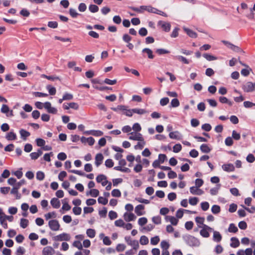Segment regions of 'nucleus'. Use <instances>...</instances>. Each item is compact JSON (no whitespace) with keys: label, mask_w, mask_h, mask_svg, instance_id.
Segmentation results:
<instances>
[{"label":"nucleus","mask_w":255,"mask_h":255,"mask_svg":"<svg viewBox=\"0 0 255 255\" xmlns=\"http://www.w3.org/2000/svg\"><path fill=\"white\" fill-rule=\"evenodd\" d=\"M134 130L133 132H139V131L141 130V128L139 124L136 123L133 125L131 129Z\"/></svg>","instance_id":"c03bdc74"},{"label":"nucleus","mask_w":255,"mask_h":255,"mask_svg":"<svg viewBox=\"0 0 255 255\" xmlns=\"http://www.w3.org/2000/svg\"><path fill=\"white\" fill-rule=\"evenodd\" d=\"M10 193L15 195L16 199H20L21 197V194L18 193V187H13L10 191Z\"/></svg>","instance_id":"c85d7f7f"},{"label":"nucleus","mask_w":255,"mask_h":255,"mask_svg":"<svg viewBox=\"0 0 255 255\" xmlns=\"http://www.w3.org/2000/svg\"><path fill=\"white\" fill-rule=\"evenodd\" d=\"M201 207L203 211H207L209 208V204L207 202H202L201 203Z\"/></svg>","instance_id":"774afa93"},{"label":"nucleus","mask_w":255,"mask_h":255,"mask_svg":"<svg viewBox=\"0 0 255 255\" xmlns=\"http://www.w3.org/2000/svg\"><path fill=\"white\" fill-rule=\"evenodd\" d=\"M166 221L170 222L173 226H176L178 223V220L173 216H167L165 218Z\"/></svg>","instance_id":"4be33fe9"},{"label":"nucleus","mask_w":255,"mask_h":255,"mask_svg":"<svg viewBox=\"0 0 255 255\" xmlns=\"http://www.w3.org/2000/svg\"><path fill=\"white\" fill-rule=\"evenodd\" d=\"M69 13L73 18L76 17L79 15V13L77 12L76 10L73 8H70L69 9Z\"/></svg>","instance_id":"6e6d98bb"},{"label":"nucleus","mask_w":255,"mask_h":255,"mask_svg":"<svg viewBox=\"0 0 255 255\" xmlns=\"http://www.w3.org/2000/svg\"><path fill=\"white\" fill-rule=\"evenodd\" d=\"M146 5H142L139 7H132V9L136 12L139 13H142L144 10H146Z\"/></svg>","instance_id":"8fccbe9b"},{"label":"nucleus","mask_w":255,"mask_h":255,"mask_svg":"<svg viewBox=\"0 0 255 255\" xmlns=\"http://www.w3.org/2000/svg\"><path fill=\"white\" fill-rule=\"evenodd\" d=\"M180 105L179 100L177 98L172 99L171 101V106L173 108L178 107Z\"/></svg>","instance_id":"603ef678"},{"label":"nucleus","mask_w":255,"mask_h":255,"mask_svg":"<svg viewBox=\"0 0 255 255\" xmlns=\"http://www.w3.org/2000/svg\"><path fill=\"white\" fill-rule=\"evenodd\" d=\"M199 187L192 186L190 188V192L193 195H201L204 193V191L199 188Z\"/></svg>","instance_id":"4468645a"},{"label":"nucleus","mask_w":255,"mask_h":255,"mask_svg":"<svg viewBox=\"0 0 255 255\" xmlns=\"http://www.w3.org/2000/svg\"><path fill=\"white\" fill-rule=\"evenodd\" d=\"M125 240L128 245L132 246L134 250H136L139 248V244L138 241L136 240H131L130 237H126L125 238Z\"/></svg>","instance_id":"0eeeda50"},{"label":"nucleus","mask_w":255,"mask_h":255,"mask_svg":"<svg viewBox=\"0 0 255 255\" xmlns=\"http://www.w3.org/2000/svg\"><path fill=\"white\" fill-rule=\"evenodd\" d=\"M142 52L143 53H146L147 54L148 57L149 59H153L154 55L152 54V51L149 48H144L142 49Z\"/></svg>","instance_id":"473e14b6"},{"label":"nucleus","mask_w":255,"mask_h":255,"mask_svg":"<svg viewBox=\"0 0 255 255\" xmlns=\"http://www.w3.org/2000/svg\"><path fill=\"white\" fill-rule=\"evenodd\" d=\"M185 243L192 247H198L200 245V242L199 239L191 235H186L183 237Z\"/></svg>","instance_id":"f257e3e1"},{"label":"nucleus","mask_w":255,"mask_h":255,"mask_svg":"<svg viewBox=\"0 0 255 255\" xmlns=\"http://www.w3.org/2000/svg\"><path fill=\"white\" fill-rule=\"evenodd\" d=\"M63 206L61 209L60 211L62 213V210L68 211L71 209V206L68 204V202L66 201V199H64L62 201ZM63 213V212H62Z\"/></svg>","instance_id":"393cba45"},{"label":"nucleus","mask_w":255,"mask_h":255,"mask_svg":"<svg viewBox=\"0 0 255 255\" xmlns=\"http://www.w3.org/2000/svg\"><path fill=\"white\" fill-rule=\"evenodd\" d=\"M87 235L90 238H93L96 235V232L94 229H89L86 231Z\"/></svg>","instance_id":"58836bf2"},{"label":"nucleus","mask_w":255,"mask_h":255,"mask_svg":"<svg viewBox=\"0 0 255 255\" xmlns=\"http://www.w3.org/2000/svg\"><path fill=\"white\" fill-rule=\"evenodd\" d=\"M129 136L128 137V139L132 140H142V138H143L142 135L139 133L137 132H130L129 133Z\"/></svg>","instance_id":"423d86ee"},{"label":"nucleus","mask_w":255,"mask_h":255,"mask_svg":"<svg viewBox=\"0 0 255 255\" xmlns=\"http://www.w3.org/2000/svg\"><path fill=\"white\" fill-rule=\"evenodd\" d=\"M198 202V199L197 197H191L189 200V203L190 205H196Z\"/></svg>","instance_id":"680f3d73"},{"label":"nucleus","mask_w":255,"mask_h":255,"mask_svg":"<svg viewBox=\"0 0 255 255\" xmlns=\"http://www.w3.org/2000/svg\"><path fill=\"white\" fill-rule=\"evenodd\" d=\"M200 150L204 153H209L211 149L207 144H202L200 146Z\"/></svg>","instance_id":"72a5a7b5"},{"label":"nucleus","mask_w":255,"mask_h":255,"mask_svg":"<svg viewBox=\"0 0 255 255\" xmlns=\"http://www.w3.org/2000/svg\"><path fill=\"white\" fill-rule=\"evenodd\" d=\"M0 111L1 113L6 114L8 117H11L13 116L12 110H10L6 105H2Z\"/></svg>","instance_id":"6e6552de"},{"label":"nucleus","mask_w":255,"mask_h":255,"mask_svg":"<svg viewBox=\"0 0 255 255\" xmlns=\"http://www.w3.org/2000/svg\"><path fill=\"white\" fill-rule=\"evenodd\" d=\"M48 226L50 229L53 231H57L60 228V225L56 220H50L48 222Z\"/></svg>","instance_id":"20e7f679"},{"label":"nucleus","mask_w":255,"mask_h":255,"mask_svg":"<svg viewBox=\"0 0 255 255\" xmlns=\"http://www.w3.org/2000/svg\"><path fill=\"white\" fill-rule=\"evenodd\" d=\"M50 203L52 206L55 209H58L60 206V202L56 198H53L50 201Z\"/></svg>","instance_id":"412c9836"},{"label":"nucleus","mask_w":255,"mask_h":255,"mask_svg":"<svg viewBox=\"0 0 255 255\" xmlns=\"http://www.w3.org/2000/svg\"><path fill=\"white\" fill-rule=\"evenodd\" d=\"M132 111L134 113L140 115L145 114L147 113V112L145 110L142 109L135 108L132 109Z\"/></svg>","instance_id":"4c0bfd02"},{"label":"nucleus","mask_w":255,"mask_h":255,"mask_svg":"<svg viewBox=\"0 0 255 255\" xmlns=\"http://www.w3.org/2000/svg\"><path fill=\"white\" fill-rule=\"evenodd\" d=\"M169 244L167 241L163 240L161 242L160 247L163 250H168L169 248Z\"/></svg>","instance_id":"37998d69"},{"label":"nucleus","mask_w":255,"mask_h":255,"mask_svg":"<svg viewBox=\"0 0 255 255\" xmlns=\"http://www.w3.org/2000/svg\"><path fill=\"white\" fill-rule=\"evenodd\" d=\"M202 228V229L200 231V234L204 238H208L210 236L208 231H213V230L212 228L206 225H204V227Z\"/></svg>","instance_id":"39448f33"},{"label":"nucleus","mask_w":255,"mask_h":255,"mask_svg":"<svg viewBox=\"0 0 255 255\" xmlns=\"http://www.w3.org/2000/svg\"><path fill=\"white\" fill-rule=\"evenodd\" d=\"M136 217L132 213L126 212L124 214V219L126 222H130L134 221Z\"/></svg>","instance_id":"9b49d317"},{"label":"nucleus","mask_w":255,"mask_h":255,"mask_svg":"<svg viewBox=\"0 0 255 255\" xmlns=\"http://www.w3.org/2000/svg\"><path fill=\"white\" fill-rule=\"evenodd\" d=\"M231 241L232 242V243L230 244V246L231 247L236 248L239 246L240 242L237 238L233 237L231 239Z\"/></svg>","instance_id":"a878e982"},{"label":"nucleus","mask_w":255,"mask_h":255,"mask_svg":"<svg viewBox=\"0 0 255 255\" xmlns=\"http://www.w3.org/2000/svg\"><path fill=\"white\" fill-rule=\"evenodd\" d=\"M242 89L247 93L253 92L255 91V83L247 82L242 85Z\"/></svg>","instance_id":"f03ea898"},{"label":"nucleus","mask_w":255,"mask_h":255,"mask_svg":"<svg viewBox=\"0 0 255 255\" xmlns=\"http://www.w3.org/2000/svg\"><path fill=\"white\" fill-rule=\"evenodd\" d=\"M147 222V219L145 217L140 218L138 220V224L140 226L145 225Z\"/></svg>","instance_id":"864d4df0"},{"label":"nucleus","mask_w":255,"mask_h":255,"mask_svg":"<svg viewBox=\"0 0 255 255\" xmlns=\"http://www.w3.org/2000/svg\"><path fill=\"white\" fill-rule=\"evenodd\" d=\"M98 201L100 204L103 205H106L108 203V199L103 197H99L98 199Z\"/></svg>","instance_id":"e2e57ef3"},{"label":"nucleus","mask_w":255,"mask_h":255,"mask_svg":"<svg viewBox=\"0 0 255 255\" xmlns=\"http://www.w3.org/2000/svg\"><path fill=\"white\" fill-rule=\"evenodd\" d=\"M157 24L165 31L168 32L170 30L171 25L169 22L160 20L158 22Z\"/></svg>","instance_id":"1a4fd4ad"},{"label":"nucleus","mask_w":255,"mask_h":255,"mask_svg":"<svg viewBox=\"0 0 255 255\" xmlns=\"http://www.w3.org/2000/svg\"><path fill=\"white\" fill-rule=\"evenodd\" d=\"M81 141L83 143H88L89 145H93L95 142V139L92 137H90L87 138V137L82 136L81 138Z\"/></svg>","instance_id":"f3484780"},{"label":"nucleus","mask_w":255,"mask_h":255,"mask_svg":"<svg viewBox=\"0 0 255 255\" xmlns=\"http://www.w3.org/2000/svg\"><path fill=\"white\" fill-rule=\"evenodd\" d=\"M46 89L48 90L50 95H54L56 94V90L55 87H52L51 85H47Z\"/></svg>","instance_id":"de8ad7c7"},{"label":"nucleus","mask_w":255,"mask_h":255,"mask_svg":"<svg viewBox=\"0 0 255 255\" xmlns=\"http://www.w3.org/2000/svg\"><path fill=\"white\" fill-rule=\"evenodd\" d=\"M144 209V206L143 205L139 204L135 207L134 212L137 216H142L145 214Z\"/></svg>","instance_id":"f8f14e48"},{"label":"nucleus","mask_w":255,"mask_h":255,"mask_svg":"<svg viewBox=\"0 0 255 255\" xmlns=\"http://www.w3.org/2000/svg\"><path fill=\"white\" fill-rule=\"evenodd\" d=\"M6 138L8 140H15L16 139V135L13 132H9L6 134Z\"/></svg>","instance_id":"f704fd0d"},{"label":"nucleus","mask_w":255,"mask_h":255,"mask_svg":"<svg viewBox=\"0 0 255 255\" xmlns=\"http://www.w3.org/2000/svg\"><path fill=\"white\" fill-rule=\"evenodd\" d=\"M160 241L159 237L158 236H156L152 237L150 239V244L152 245H156Z\"/></svg>","instance_id":"49530a36"},{"label":"nucleus","mask_w":255,"mask_h":255,"mask_svg":"<svg viewBox=\"0 0 255 255\" xmlns=\"http://www.w3.org/2000/svg\"><path fill=\"white\" fill-rule=\"evenodd\" d=\"M28 223L29 222L27 219L22 218L20 220V226L21 228L24 229L27 227L28 225Z\"/></svg>","instance_id":"a19ab883"},{"label":"nucleus","mask_w":255,"mask_h":255,"mask_svg":"<svg viewBox=\"0 0 255 255\" xmlns=\"http://www.w3.org/2000/svg\"><path fill=\"white\" fill-rule=\"evenodd\" d=\"M183 29L189 37L193 38H196L197 37V34L192 30L186 27H183Z\"/></svg>","instance_id":"a211bd4d"},{"label":"nucleus","mask_w":255,"mask_h":255,"mask_svg":"<svg viewBox=\"0 0 255 255\" xmlns=\"http://www.w3.org/2000/svg\"><path fill=\"white\" fill-rule=\"evenodd\" d=\"M19 133L20 134L21 138H22L24 140H25L26 138L30 134L28 131L24 129H21L19 130Z\"/></svg>","instance_id":"bb28decb"},{"label":"nucleus","mask_w":255,"mask_h":255,"mask_svg":"<svg viewBox=\"0 0 255 255\" xmlns=\"http://www.w3.org/2000/svg\"><path fill=\"white\" fill-rule=\"evenodd\" d=\"M78 10L80 12H84L87 9V5L84 3H80L78 5Z\"/></svg>","instance_id":"4d7b16f0"},{"label":"nucleus","mask_w":255,"mask_h":255,"mask_svg":"<svg viewBox=\"0 0 255 255\" xmlns=\"http://www.w3.org/2000/svg\"><path fill=\"white\" fill-rule=\"evenodd\" d=\"M44 173L42 171H38L36 173V178L38 180H43L44 178Z\"/></svg>","instance_id":"052dcab7"},{"label":"nucleus","mask_w":255,"mask_h":255,"mask_svg":"<svg viewBox=\"0 0 255 255\" xmlns=\"http://www.w3.org/2000/svg\"><path fill=\"white\" fill-rule=\"evenodd\" d=\"M238 229L235 224L232 223L229 225L228 231L230 233H236Z\"/></svg>","instance_id":"09e8293b"},{"label":"nucleus","mask_w":255,"mask_h":255,"mask_svg":"<svg viewBox=\"0 0 255 255\" xmlns=\"http://www.w3.org/2000/svg\"><path fill=\"white\" fill-rule=\"evenodd\" d=\"M87 133L92 134L96 136H100L103 134V132L101 130H91L86 132Z\"/></svg>","instance_id":"cd10ccee"},{"label":"nucleus","mask_w":255,"mask_h":255,"mask_svg":"<svg viewBox=\"0 0 255 255\" xmlns=\"http://www.w3.org/2000/svg\"><path fill=\"white\" fill-rule=\"evenodd\" d=\"M46 220H48L51 218H55L56 217V214L55 212H49L44 215Z\"/></svg>","instance_id":"ea45409f"},{"label":"nucleus","mask_w":255,"mask_h":255,"mask_svg":"<svg viewBox=\"0 0 255 255\" xmlns=\"http://www.w3.org/2000/svg\"><path fill=\"white\" fill-rule=\"evenodd\" d=\"M169 99L168 98H167V97L163 98L161 99L160 100V104L162 106H165L166 105H167V104L169 103Z\"/></svg>","instance_id":"bf43d9fd"},{"label":"nucleus","mask_w":255,"mask_h":255,"mask_svg":"<svg viewBox=\"0 0 255 255\" xmlns=\"http://www.w3.org/2000/svg\"><path fill=\"white\" fill-rule=\"evenodd\" d=\"M220 211V207L218 205H214L211 208V211L214 214H217L219 213Z\"/></svg>","instance_id":"79ce46f5"},{"label":"nucleus","mask_w":255,"mask_h":255,"mask_svg":"<svg viewBox=\"0 0 255 255\" xmlns=\"http://www.w3.org/2000/svg\"><path fill=\"white\" fill-rule=\"evenodd\" d=\"M96 180L97 182L101 183L103 186H105L108 183L106 176L103 174L99 175L96 178Z\"/></svg>","instance_id":"9d476101"},{"label":"nucleus","mask_w":255,"mask_h":255,"mask_svg":"<svg viewBox=\"0 0 255 255\" xmlns=\"http://www.w3.org/2000/svg\"><path fill=\"white\" fill-rule=\"evenodd\" d=\"M111 194L113 197H120L121 196V191L119 189H114Z\"/></svg>","instance_id":"338daca9"},{"label":"nucleus","mask_w":255,"mask_h":255,"mask_svg":"<svg viewBox=\"0 0 255 255\" xmlns=\"http://www.w3.org/2000/svg\"><path fill=\"white\" fill-rule=\"evenodd\" d=\"M205 218L204 217H197L195 218V222H196L198 227L200 228L204 227V222Z\"/></svg>","instance_id":"5701e85b"},{"label":"nucleus","mask_w":255,"mask_h":255,"mask_svg":"<svg viewBox=\"0 0 255 255\" xmlns=\"http://www.w3.org/2000/svg\"><path fill=\"white\" fill-rule=\"evenodd\" d=\"M182 149V146L180 144L178 143L174 145L173 147V151L175 153L179 152Z\"/></svg>","instance_id":"13d9d810"},{"label":"nucleus","mask_w":255,"mask_h":255,"mask_svg":"<svg viewBox=\"0 0 255 255\" xmlns=\"http://www.w3.org/2000/svg\"><path fill=\"white\" fill-rule=\"evenodd\" d=\"M99 194V191L98 189H91L89 192H87L86 195H90L92 197H96Z\"/></svg>","instance_id":"2f4dec72"},{"label":"nucleus","mask_w":255,"mask_h":255,"mask_svg":"<svg viewBox=\"0 0 255 255\" xmlns=\"http://www.w3.org/2000/svg\"><path fill=\"white\" fill-rule=\"evenodd\" d=\"M54 253V249L50 246L44 247L42 250V255H53Z\"/></svg>","instance_id":"2eb2a0df"},{"label":"nucleus","mask_w":255,"mask_h":255,"mask_svg":"<svg viewBox=\"0 0 255 255\" xmlns=\"http://www.w3.org/2000/svg\"><path fill=\"white\" fill-rule=\"evenodd\" d=\"M89 10L92 13H95L99 11V7L95 4H90L89 6Z\"/></svg>","instance_id":"a18cd8bd"},{"label":"nucleus","mask_w":255,"mask_h":255,"mask_svg":"<svg viewBox=\"0 0 255 255\" xmlns=\"http://www.w3.org/2000/svg\"><path fill=\"white\" fill-rule=\"evenodd\" d=\"M76 63L75 61H70L68 63V67L69 68H73L74 71L81 72V68L76 67Z\"/></svg>","instance_id":"b1692460"},{"label":"nucleus","mask_w":255,"mask_h":255,"mask_svg":"<svg viewBox=\"0 0 255 255\" xmlns=\"http://www.w3.org/2000/svg\"><path fill=\"white\" fill-rule=\"evenodd\" d=\"M115 225L117 227H124V226L125 225V222H124V221L123 220L119 219V220H116L115 222Z\"/></svg>","instance_id":"69168bd1"},{"label":"nucleus","mask_w":255,"mask_h":255,"mask_svg":"<svg viewBox=\"0 0 255 255\" xmlns=\"http://www.w3.org/2000/svg\"><path fill=\"white\" fill-rule=\"evenodd\" d=\"M73 98V96L72 94L66 93L63 96V100H71Z\"/></svg>","instance_id":"0e129e2a"},{"label":"nucleus","mask_w":255,"mask_h":255,"mask_svg":"<svg viewBox=\"0 0 255 255\" xmlns=\"http://www.w3.org/2000/svg\"><path fill=\"white\" fill-rule=\"evenodd\" d=\"M203 57L209 61L216 60L217 59V58L216 57L207 53L204 54Z\"/></svg>","instance_id":"c9c22d12"},{"label":"nucleus","mask_w":255,"mask_h":255,"mask_svg":"<svg viewBox=\"0 0 255 255\" xmlns=\"http://www.w3.org/2000/svg\"><path fill=\"white\" fill-rule=\"evenodd\" d=\"M70 239V235L65 233H62L53 237V240L55 241H69Z\"/></svg>","instance_id":"7ed1b4c3"},{"label":"nucleus","mask_w":255,"mask_h":255,"mask_svg":"<svg viewBox=\"0 0 255 255\" xmlns=\"http://www.w3.org/2000/svg\"><path fill=\"white\" fill-rule=\"evenodd\" d=\"M213 240L214 242L219 243L222 240V236L220 234V233L216 231H213Z\"/></svg>","instance_id":"aec40b11"},{"label":"nucleus","mask_w":255,"mask_h":255,"mask_svg":"<svg viewBox=\"0 0 255 255\" xmlns=\"http://www.w3.org/2000/svg\"><path fill=\"white\" fill-rule=\"evenodd\" d=\"M104 156L102 153H98L95 156V165L97 167H99L103 162Z\"/></svg>","instance_id":"dca6fc26"},{"label":"nucleus","mask_w":255,"mask_h":255,"mask_svg":"<svg viewBox=\"0 0 255 255\" xmlns=\"http://www.w3.org/2000/svg\"><path fill=\"white\" fill-rule=\"evenodd\" d=\"M169 136L171 139H175L179 140L181 138V134L178 131L170 132L169 134Z\"/></svg>","instance_id":"6ab92c4d"},{"label":"nucleus","mask_w":255,"mask_h":255,"mask_svg":"<svg viewBox=\"0 0 255 255\" xmlns=\"http://www.w3.org/2000/svg\"><path fill=\"white\" fill-rule=\"evenodd\" d=\"M145 145V142L143 138L142 140H138V142L134 146V148L135 149H141L143 148Z\"/></svg>","instance_id":"7c9ffc66"},{"label":"nucleus","mask_w":255,"mask_h":255,"mask_svg":"<svg viewBox=\"0 0 255 255\" xmlns=\"http://www.w3.org/2000/svg\"><path fill=\"white\" fill-rule=\"evenodd\" d=\"M223 170L226 172H233L235 171L234 165L232 163L224 164L222 166Z\"/></svg>","instance_id":"ddd939ff"},{"label":"nucleus","mask_w":255,"mask_h":255,"mask_svg":"<svg viewBox=\"0 0 255 255\" xmlns=\"http://www.w3.org/2000/svg\"><path fill=\"white\" fill-rule=\"evenodd\" d=\"M140 244L142 245H146L148 244L149 240L145 236H142L139 240Z\"/></svg>","instance_id":"e433bc0d"},{"label":"nucleus","mask_w":255,"mask_h":255,"mask_svg":"<svg viewBox=\"0 0 255 255\" xmlns=\"http://www.w3.org/2000/svg\"><path fill=\"white\" fill-rule=\"evenodd\" d=\"M126 248L125 245L123 244H119L116 247V251L118 252H123Z\"/></svg>","instance_id":"3c124183"},{"label":"nucleus","mask_w":255,"mask_h":255,"mask_svg":"<svg viewBox=\"0 0 255 255\" xmlns=\"http://www.w3.org/2000/svg\"><path fill=\"white\" fill-rule=\"evenodd\" d=\"M221 187V185L218 184L216 187L212 188L210 190V193L212 195H216L218 193L219 190H220Z\"/></svg>","instance_id":"c756f323"},{"label":"nucleus","mask_w":255,"mask_h":255,"mask_svg":"<svg viewBox=\"0 0 255 255\" xmlns=\"http://www.w3.org/2000/svg\"><path fill=\"white\" fill-rule=\"evenodd\" d=\"M111 109L115 112H118L119 111H125L126 110V106L124 105H119L116 108H112Z\"/></svg>","instance_id":"5fc2aeb1"}]
</instances>
